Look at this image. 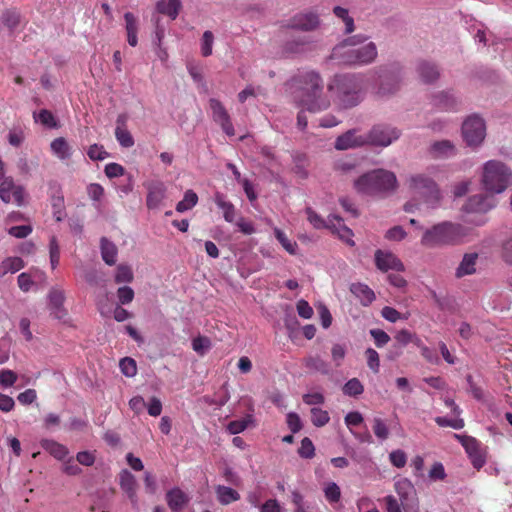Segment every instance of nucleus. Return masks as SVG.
Here are the masks:
<instances>
[{"mask_svg": "<svg viewBox=\"0 0 512 512\" xmlns=\"http://www.w3.org/2000/svg\"><path fill=\"white\" fill-rule=\"evenodd\" d=\"M295 83L298 86V90L294 99L297 105L302 108L298 113L297 125L301 130H304L307 127L304 110L313 113L320 112L327 109L330 102L327 98L321 96L322 80L316 72L309 71L301 74L295 80Z\"/></svg>", "mask_w": 512, "mask_h": 512, "instance_id": "obj_1", "label": "nucleus"}, {"mask_svg": "<svg viewBox=\"0 0 512 512\" xmlns=\"http://www.w3.org/2000/svg\"><path fill=\"white\" fill-rule=\"evenodd\" d=\"M406 185L409 191L419 198L411 199L404 205L408 213L433 210L440 206L442 195L437 183L426 173H415L408 176Z\"/></svg>", "mask_w": 512, "mask_h": 512, "instance_id": "obj_2", "label": "nucleus"}, {"mask_svg": "<svg viewBox=\"0 0 512 512\" xmlns=\"http://www.w3.org/2000/svg\"><path fill=\"white\" fill-rule=\"evenodd\" d=\"M332 59L340 64L366 65L377 57V48L372 41L362 35L347 38L334 47Z\"/></svg>", "mask_w": 512, "mask_h": 512, "instance_id": "obj_3", "label": "nucleus"}, {"mask_svg": "<svg viewBox=\"0 0 512 512\" xmlns=\"http://www.w3.org/2000/svg\"><path fill=\"white\" fill-rule=\"evenodd\" d=\"M399 183L394 172L386 169H374L354 180L355 191L372 197H386L398 189Z\"/></svg>", "mask_w": 512, "mask_h": 512, "instance_id": "obj_4", "label": "nucleus"}, {"mask_svg": "<svg viewBox=\"0 0 512 512\" xmlns=\"http://www.w3.org/2000/svg\"><path fill=\"white\" fill-rule=\"evenodd\" d=\"M366 85V79L360 74L335 76L329 85V90L336 94L340 105L344 108L357 105L361 101V92Z\"/></svg>", "mask_w": 512, "mask_h": 512, "instance_id": "obj_5", "label": "nucleus"}, {"mask_svg": "<svg viewBox=\"0 0 512 512\" xmlns=\"http://www.w3.org/2000/svg\"><path fill=\"white\" fill-rule=\"evenodd\" d=\"M465 235L462 225L445 221L426 229L421 245L427 248L453 245L460 242Z\"/></svg>", "mask_w": 512, "mask_h": 512, "instance_id": "obj_6", "label": "nucleus"}, {"mask_svg": "<svg viewBox=\"0 0 512 512\" xmlns=\"http://www.w3.org/2000/svg\"><path fill=\"white\" fill-rule=\"evenodd\" d=\"M481 183L491 194L503 193L512 185V170L499 160H489L483 165Z\"/></svg>", "mask_w": 512, "mask_h": 512, "instance_id": "obj_7", "label": "nucleus"}, {"mask_svg": "<svg viewBox=\"0 0 512 512\" xmlns=\"http://www.w3.org/2000/svg\"><path fill=\"white\" fill-rule=\"evenodd\" d=\"M305 213L307 220L315 229H333L343 241L351 246L354 245V241L352 240V230L343 225L342 220L338 216L331 215L328 217V220H325L311 207H306Z\"/></svg>", "mask_w": 512, "mask_h": 512, "instance_id": "obj_8", "label": "nucleus"}, {"mask_svg": "<svg viewBox=\"0 0 512 512\" xmlns=\"http://www.w3.org/2000/svg\"><path fill=\"white\" fill-rule=\"evenodd\" d=\"M462 135L466 144L470 147H477L482 144L486 137V124L484 120L472 115L462 125Z\"/></svg>", "mask_w": 512, "mask_h": 512, "instance_id": "obj_9", "label": "nucleus"}, {"mask_svg": "<svg viewBox=\"0 0 512 512\" xmlns=\"http://www.w3.org/2000/svg\"><path fill=\"white\" fill-rule=\"evenodd\" d=\"M394 489L402 502L404 512H420L419 501L413 483L407 478H400L394 483Z\"/></svg>", "mask_w": 512, "mask_h": 512, "instance_id": "obj_10", "label": "nucleus"}, {"mask_svg": "<svg viewBox=\"0 0 512 512\" xmlns=\"http://www.w3.org/2000/svg\"><path fill=\"white\" fill-rule=\"evenodd\" d=\"M400 136L399 131L388 125H376L366 133L365 145L387 147Z\"/></svg>", "mask_w": 512, "mask_h": 512, "instance_id": "obj_11", "label": "nucleus"}, {"mask_svg": "<svg viewBox=\"0 0 512 512\" xmlns=\"http://www.w3.org/2000/svg\"><path fill=\"white\" fill-rule=\"evenodd\" d=\"M0 198L4 203H15L22 206L25 202V190L16 185L11 178H5L0 184Z\"/></svg>", "mask_w": 512, "mask_h": 512, "instance_id": "obj_12", "label": "nucleus"}, {"mask_svg": "<svg viewBox=\"0 0 512 512\" xmlns=\"http://www.w3.org/2000/svg\"><path fill=\"white\" fill-rule=\"evenodd\" d=\"M147 207L149 209H159L164 205L168 198L167 186L160 180H152L147 183Z\"/></svg>", "mask_w": 512, "mask_h": 512, "instance_id": "obj_13", "label": "nucleus"}, {"mask_svg": "<svg viewBox=\"0 0 512 512\" xmlns=\"http://www.w3.org/2000/svg\"><path fill=\"white\" fill-rule=\"evenodd\" d=\"M375 265L382 272L389 270L403 272L405 270L403 262L388 250L379 249L375 252Z\"/></svg>", "mask_w": 512, "mask_h": 512, "instance_id": "obj_14", "label": "nucleus"}, {"mask_svg": "<svg viewBox=\"0 0 512 512\" xmlns=\"http://www.w3.org/2000/svg\"><path fill=\"white\" fill-rule=\"evenodd\" d=\"M209 106L212 111L214 121L221 126L228 136H233L235 134L234 127L231 123L230 116L222 103L217 99H210Z\"/></svg>", "mask_w": 512, "mask_h": 512, "instance_id": "obj_15", "label": "nucleus"}, {"mask_svg": "<svg viewBox=\"0 0 512 512\" xmlns=\"http://www.w3.org/2000/svg\"><path fill=\"white\" fill-rule=\"evenodd\" d=\"M319 24L320 21L318 15L311 11H307L294 15L290 20L289 26L297 30L311 31L316 29Z\"/></svg>", "mask_w": 512, "mask_h": 512, "instance_id": "obj_16", "label": "nucleus"}, {"mask_svg": "<svg viewBox=\"0 0 512 512\" xmlns=\"http://www.w3.org/2000/svg\"><path fill=\"white\" fill-rule=\"evenodd\" d=\"M496 205L492 195H476L470 197L464 207L466 213H486Z\"/></svg>", "mask_w": 512, "mask_h": 512, "instance_id": "obj_17", "label": "nucleus"}, {"mask_svg": "<svg viewBox=\"0 0 512 512\" xmlns=\"http://www.w3.org/2000/svg\"><path fill=\"white\" fill-rule=\"evenodd\" d=\"M366 133H360L358 130H350L339 136L335 142V148L338 150H347L365 145Z\"/></svg>", "mask_w": 512, "mask_h": 512, "instance_id": "obj_18", "label": "nucleus"}, {"mask_svg": "<svg viewBox=\"0 0 512 512\" xmlns=\"http://www.w3.org/2000/svg\"><path fill=\"white\" fill-rule=\"evenodd\" d=\"M166 500L173 512H180L188 504L190 498L180 488H173L167 492Z\"/></svg>", "mask_w": 512, "mask_h": 512, "instance_id": "obj_19", "label": "nucleus"}, {"mask_svg": "<svg viewBox=\"0 0 512 512\" xmlns=\"http://www.w3.org/2000/svg\"><path fill=\"white\" fill-rule=\"evenodd\" d=\"M433 104L441 110L452 111L457 108L459 100L454 93L442 91L433 97Z\"/></svg>", "mask_w": 512, "mask_h": 512, "instance_id": "obj_20", "label": "nucleus"}, {"mask_svg": "<svg viewBox=\"0 0 512 512\" xmlns=\"http://www.w3.org/2000/svg\"><path fill=\"white\" fill-rule=\"evenodd\" d=\"M64 293L61 290L53 289L49 293V307L51 313L57 319H62L65 316V310L63 309Z\"/></svg>", "mask_w": 512, "mask_h": 512, "instance_id": "obj_21", "label": "nucleus"}, {"mask_svg": "<svg viewBox=\"0 0 512 512\" xmlns=\"http://www.w3.org/2000/svg\"><path fill=\"white\" fill-rule=\"evenodd\" d=\"M352 294L360 300L362 305L368 306L375 300V293L367 285L362 283L352 284L350 287Z\"/></svg>", "mask_w": 512, "mask_h": 512, "instance_id": "obj_22", "label": "nucleus"}, {"mask_svg": "<svg viewBox=\"0 0 512 512\" xmlns=\"http://www.w3.org/2000/svg\"><path fill=\"white\" fill-rule=\"evenodd\" d=\"M477 258L478 255L476 253L465 254L456 270V276L463 277L473 274L476 271L475 266Z\"/></svg>", "mask_w": 512, "mask_h": 512, "instance_id": "obj_23", "label": "nucleus"}, {"mask_svg": "<svg viewBox=\"0 0 512 512\" xmlns=\"http://www.w3.org/2000/svg\"><path fill=\"white\" fill-rule=\"evenodd\" d=\"M430 153L437 158L449 157L455 153V147L448 140L437 141L431 145Z\"/></svg>", "mask_w": 512, "mask_h": 512, "instance_id": "obj_24", "label": "nucleus"}, {"mask_svg": "<svg viewBox=\"0 0 512 512\" xmlns=\"http://www.w3.org/2000/svg\"><path fill=\"white\" fill-rule=\"evenodd\" d=\"M180 7V0H160L157 2L158 12L169 16L172 20L178 16Z\"/></svg>", "mask_w": 512, "mask_h": 512, "instance_id": "obj_25", "label": "nucleus"}, {"mask_svg": "<svg viewBox=\"0 0 512 512\" xmlns=\"http://www.w3.org/2000/svg\"><path fill=\"white\" fill-rule=\"evenodd\" d=\"M250 426H252V427L255 426V419L252 414H247L245 417H243L241 419L231 421L227 425V430L229 431L230 434L236 435V434L243 432L245 429H247Z\"/></svg>", "mask_w": 512, "mask_h": 512, "instance_id": "obj_26", "label": "nucleus"}, {"mask_svg": "<svg viewBox=\"0 0 512 512\" xmlns=\"http://www.w3.org/2000/svg\"><path fill=\"white\" fill-rule=\"evenodd\" d=\"M41 446L58 460H62L68 455V449L54 440H42Z\"/></svg>", "mask_w": 512, "mask_h": 512, "instance_id": "obj_27", "label": "nucleus"}, {"mask_svg": "<svg viewBox=\"0 0 512 512\" xmlns=\"http://www.w3.org/2000/svg\"><path fill=\"white\" fill-rule=\"evenodd\" d=\"M214 201L218 208L223 211L224 219L227 222H233L235 219V208L231 202L226 201L225 197L221 193H216Z\"/></svg>", "mask_w": 512, "mask_h": 512, "instance_id": "obj_28", "label": "nucleus"}, {"mask_svg": "<svg viewBox=\"0 0 512 512\" xmlns=\"http://www.w3.org/2000/svg\"><path fill=\"white\" fill-rule=\"evenodd\" d=\"M52 152L61 160L70 158L71 148L63 137H58L51 142Z\"/></svg>", "mask_w": 512, "mask_h": 512, "instance_id": "obj_29", "label": "nucleus"}, {"mask_svg": "<svg viewBox=\"0 0 512 512\" xmlns=\"http://www.w3.org/2000/svg\"><path fill=\"white\" fill-rule=\"evenodd\" d=\"M24 267V261L20 257H7L0 264V276L7 273H16Z\"/></svg>", "mask_w": 512, "mask_h": 512, "instance_id": "obj_30", "label": "nucleus"}, {"mask_svg": "<svg viewBox=\"0 0 512 512\" xmlns=\"http://www.w3.org/2000/svg\"><path fill=\"white\" fill-rule=\"evenodd\" d=\"M101 254H102L103 260L108 265L115 264V262L117 260V248L112 242H110L105 237H103L101 239Z\"/></svg>", "mask_w": 512, "mask_h": 512, "instance_id": "obj_31", "label": "nucleus"}, {"mask_svg": "<svg viewBox=\"0 0 512 512\" xmlns=\"http://www.w3.org/2000/svg\"><path fill=\"white\" fill-rule=\"evenodd\" d=\"M51 205L56 220L61 221L64 215V197L59 186L55 187V192L51 195Z\"/></svg>", "mask_w": 512, "mask_h": 512, "instance_id": "obj_32", "label": "nucleus"}, {"mask_svg": "<svg viewBox=\"0 0 512 512\" xmlns=\"http://www.w3.org/2000/svg\"><path fill=\"white\" fill-rule=\"evenodd\" d=\"M417 70L421 79L426 83L435 81L439 76L438 69L431 63L423 62L419 64Z\"/></svg>", "mask_w": 512, "mask_h": 512, "instance_id": "obj_33", "label": "nucleus"}, {"mask_svg": "<svg viewBox=\"0 0 512 512\" xmlns=\"http://www.w3.org/2000/svg\"><path fill=\"white\" fill-rule=\"evenodd\" d=\"M198 203V196L193 190H187L184 193L183 199L176 205V211L179 213L186 212L195 207Z\"/></svg>", "mask_w": 512, "mask_h": 512, "instance_id": "obj_34", "label": "nucleus"}, {"mask_svg": "<svg viewBox=\"0 0 512 512\" xmlns=\"http://www.w3.org/2000/svg\"><path fill=\"white\" fill-rule=\"evenodd\" d=\"M273 231H274V235H275L276 239L279 241L281 246L289 254L295 255L297 253V250H298V244L295 241L290 240L281 229H279L277 227H274Z\"/></svg>", "mask_w": 512, "mask_h": 512, "instance_id": "obj_35", "label": "nucleus"}, {"mask_svg": "<svg viewBox=\"0 0 512 512\" xmlns=\"http://www.w3.org/2000/svg\"><path fill=\"white\" fill-rule=\"evenodd\" d=\"M305 366L309 370L320 372L325 375L330 372L328 363L319 356L308 357L305 360Z\"/></svg>", "mask_w": 512, "mask_h": 512, "instance_id": "obj_36", "label": "nucleus"}, {"mask_svg": "<svg viewBox=\"0 0 512 512\" xmlns=\"http://www.w3.org/2000/svg\"><path fill=\"white\" fill-rule=\"evenodd\" d=\"M216 492L218 499L222 504H229L240 498L238 492L230 487L218 486Z\"/></svg>", "mask_w": 512, "mask_h": 512, "instance_id": "obj_37", "label": "nucleus"}, {"mask_svg": "<svg viewBox=\"0 0 512 512\" xmlns=\"http://www.w3.org/2000/svg\"><path fill=\"white\" fill-rule=\"evenodd\" d=\"M115 135L119 143L128 147V131L126 129V116L120 115L117 119V126L115 129Z\"/></svg>", "mask_w": 512, "mask_h": 512, "instance_id": "obj_38", "label": "nucleus"}, {"mask_svg": "<svg viewBox=\"0 0 512 512\" xmlns=\"http://www.w3.org/2000/svg\"><path fill=\"white\" fill-rule=\"evenodd\" d=\"M211 346V340L206 336H197L192 340V349L200 356H204Z\"/></svg>", "mask_w": 512, "mask_h": 512, "instance_id": "obj_39", "label": "nucleus"}, {"mask_svg": "<svg viewBox=\"0 0 512 512\" xmlns=\"http://www.w3.org/2000/svg\"><path fill=\"white\" fill-rule=\"evenodd\" d=\"M364 387L357 378L348 380L343 386V393L347 396L356 397L363 393Z\"/></svg>", "mask_w": 512, "mask_h": 512, "instance_id": "obj_40", "label": "nucleus"}, {"mask_svg": "<svg viewBox=\"0 0 512 512\" xmlns=\"http://www.w3.org/2000/svg\"><path fill=\"white\" fill-rule=\"evenodd\" d=\"M395 340L402 346H405L411 342L418 347L421 346L420 338L406 329L398 331L395 335Z\"/></svg>", "mask_w": 512, "mask_h": 512, "instance_id": "obj_41", "label": "nucleus"}, {"mask_svg": "<svg viewBox=\"0 0 512 512\" xmlns=\"http://www.w3.org/2000/svg\"><path fill=\"white\" fill-rule=\"evenodd\" d=\"M435 422L440 427H451L459 430L464 427V420L460 416H454L453 418L438 416L435 418Z\"/></svg>", "mask_w": 512, "mask_h": 512, "instance_id": "obj_42", "label": "nucleus"}, {"mask_svg": "<svg viewBox=\"0 0 512 512\" xmlns=\"http://www.w3.org/2000/svg\"><path fill=\"white\" fill-rule=\"evenodd\" d=\"M334 14L339 19H341L344 22L345 32L346 33L353 32V30H354V20H353L352 17L349 16V13H348L347 9H345L343 7H340V6H336L334 8Z\"/></svg>", "mask_w": 512, "mask_h": 512, "instance_id": "obj_43", "label": "nucleus"}, {"mask_svg": "<svg viewBox=\"0 0 512 512\" xmlns=\"http://www.w3.org/2000/svg\"><path fill=\"white\" fill-rule=\"evenodd\" d=\"M330 420V416L326 410L321 408L311 409V421L316 427H322L326 425Z\"/></svg>", "mask_w": 512, "mask_h": 512, "instance_id": "obj_44", "label": "nucleus"}, {"mask_svg": "<svg viewBox=\"0 0 512 512\" xmlns=\"http://www.w3.org/2000/svg\"><path fill=\"white\" fill-rule=\"evenodd\" d=\"M373 431L375 436L381 441H384L389 437V428L385 421L381 418H374Z\"/></svg>", "mask_w": 512, "mask_h": 512, "instance_id": "obj_45", "label": "nucleus"}, {"mask_svg": "<svg viewBox=\"0 0 512 512\" xmlns=\"http://www.w3.org/2000/svg\"><path fill=\"white\" fill-rule=\"evenodd\" d=\"M34 119L36 121L41 122V124H43L46 127H49V128L57 127V122L55 120V117L49 110L42 109L39 111V113L37 115L34 113Z\"/></svg>", "mask_w": 512, "mask_h": 512, "instance_id": "obj_46", "label": "nucleus"}, {"mask_svg": "<svg viewBox=\"0 0 512 512\" xmlns=\"http://www.w3.org/2000/svg\"><path fill=\"white\" fill-rule=\"evenodd\" d=\"M2 22L9 29H15L20 24V14L16 10H7L2 15Z\"/></svg>", "mask_w": 512, "mask_h": 512, "instance_id": "obj_47", "label": "nucleus"}, {"mask_svg": "<svg viewBox=\"0 0 512 512\" xmlns=\"http://www.w3.org/2000/svg\"><path fill=\"white\" fill-rule=\"evenodd\" d=\"M324 494H325L326 499L330 503L338 502L341 497L340 488L335 482H330L325 486Z\"/></svg>", "mask_w": 512, "mask_h": 512, "instance_id": "obj_48", "label": "nucleus"}, {"mask_svg": "<svg viewBox=\"0 0 512 512\" xmlns=\"http://www.w3.org/2000/svg\"><path fill=\"white\" fill-rule=\"evenodd\" d=\"M455 437L462 443L469 456L478 453V443L473 437L455 434Z\"/></svg>", "mask_w": 512, "mask_h": 512, "instance_id": "obj_49", "label": "nucleus"}, {"mask_svg": "<svg viewBox=\"0 0 512 512\" xmlns=\"http://www.w3.org/2000/svg\"><path fill=\"white\" fill-rule=\"evenodd\" d=\"M100 312L103 316L108 317L111 313H113V317L116 321L122 322L127 319L128 312L126 309L122 308L121 306L117 305L113 311L106 310L104 306L100 305L99 307Z\"/></svg>", "mask_w": 512, "mask_h": 512, "instance_id": "obj_50", "label": "nucleus"}, {"mask_svg": "<svg viewBox=\"0 0 512 512\" xmlns=\"http://www.w3.org/2000/svg\"><path fill=\"white\" fill-rule=\"evenodd\" d=\"M214 36L211 31H205L201 39V53L204 57L212 54Z\"/></svg>", "mask_w": 512, "mask_h": 512, "instance_id": "obj_51", "label": "nucleus"}, {"mask_svg": "<svg viewBox=\"0 0 512 512\" xmlns=\"http://www.w3.org/2000/svg\"><path fill=\"white\" fill-rule=\"evenodd\" d=\"M391 464L396 468H403L407 463V455L403 450H393L389 454Z\"/></svg>", "mask_w": 512, "mask_h": 512, "instance_id": "obj_52", "label": "nucleus"}, {"mask_svg": "<svg viewBox=\"0 0 512 512\" xmlns=\"http://www.w3.org/2000/svg\"><path fill=\"white\" fill-rule=\"evenodd\" d=\"M87 155L91 160H104L109 156V153L104 149L103 146L93 144L89 147Z\"/></svg>", "mask_w": 512, "mask_h": 512, "instance_id": "obj_53", "label": "nucleus"}, {"mask_svg": "<svg viewBox=\"0 0 512 512\" xmlns=\"http://www.w3.org/2000/svg\"><path fill=\"white\" fill-rule=\"evenodd\" d=\"M298 453L302 458L306 459H310L314 456L315 448L312 441L309 438L305 437L304 439H302Z\"/></svg>", "mask_w": 512, "mask_h": 512, "instance_id": "obj_54", "label": "nucleus"}, {"mask_svg": "<svg viewBox=\"0 0 512 512\" xmlns=\"http://www.w3.org/2000/svg\"><path fill=\"white\" fill-rule=\"evenodd\" d=\"M387 512H404L402 502L393 495H387L383 498Z\"/></svg>", "mask_w": 512, "mask_h": 512, "instance_id": "obj_55", "label": "nucleus"}, {"mask_svg": "<svg viewBox=\"0 0 512 512\" xmlns=\"http://www.w3.org/2000/svg\"><path fill=\"white\" fill-rule=\"evenodd\" d=\"M291 500L295 507L294 512H308L309 507L306 505L304 497L299 491H292Z\"/></svg>", "mask_w": 512, "mask_h": 512, "instance_id": "obj_56", "label": "nucleus"}, {"mask_svg": "<svg viewBox=\"0 0 512 512\" xmlns=\"http://www.w3.org/2000/svg\"><path fill=\"white\" fill-rule=\"evenodd\" d=\"M17 374L9 369H3L0 371V385L4 387H11L17 381Z\"/></svg>", "mask_w": 512, "mask_h": 512, "instance_id": "obj_57", "label": "nucleus"}, {"mask_svg": "<svg viewBox=\"0 0 512 512\" xmlns=\"http://www.w3.org/2000/svg\"><path fill=\"white\" fill-rule=\"evenodd\" d=\"M428 476L431 481L443 480L446 477L443 464L435 462L430 468Z\"/></svg>", "mask_w": 512, "mask_h": 512, "instance_id": "obj_58", "label": "nucleus"}, {"mask_svg": "<svg viewBox=\"0 0 512 512\" xmlns=\"http://www.w3.org/2000/svg\"><path fill=\"white\" fill-rule=\"evenodd\" d=\"M296 309L298 315L304 319H310L314 314L313 308L306 300L303 299L297 302Z\"/></svg>", "mask_w": 512, "mask_h": 512, "instance_id": "obj_59", "label": "nucleus"}, {"mask_svg": "<svg viewBox=\"0 0 512 512\" xmlns=\"http://www.w3.org/2000/svg\"><path fill=\"white\" fill-rule=\"evenodd\" d=\"M366 356L369 368L375 373L379 372L380 361L378 353L374 349L369 348L366 350Z\"/></svg>", "mask_w": 512, "mask_h": 512, "instance_id": "obj_60", "label": "nucleus"}, {"mask_svg": "<svg viewBox=\"0 0 512 512\" xmlns=\"http://www.w3.org/2000/svg\"><path fill=\"white\" fill-rule=\"evenodd\" d=\"M32 232L31 225H20L9 228L8 233L15 238H25Z\"/></svg>", "mask_w": 512, "mask_h": 512, "instance_id": "obj_61", "label": "nucleus"}, {"mask_svg": "<svg viewBox=\"0 0 512 512\" xmlns=\"http://www.w3.org/2000/svg\"><path fill=\"white\" fill-rule=\"evenodd\" d=\"M370 334L373 337L377 347H383L390 341L389 335L381 329H372Z\"/></svg>", "mask_w": 512, "mask_h": 512, "instance_id": "obj_62", "label": "nucleus"}, {"mask_svg": "<svg viewBox=\"0 0 512 512\" xmlns=\"http://www.w3.org/2000/svg\"><path fill=\"white\" fill-rule=\"evenodd\" d=\"M346 355V348L344 345L335 344L331 349V356L336 366H340Z\"/></svg>", "mask_w": 512, "mask_h": 512, "instance_id": "obj_63", "label": "nucleus"}, {"mask_svg": "<svg viewBox=\"0 0 512 512\" xmlns=\"http://www.w3.org/2000/svg\"><path fill=\"white\" fill-rule=\"evenodd\" d=\"M125 169L118 163H109L105 166V174L108 178H115L124 175Z\"/></svg>", "mask_w": 512, "mask_h": 512, "instance_id": "obj_64", "label": "nucleus"}]
</instances>
